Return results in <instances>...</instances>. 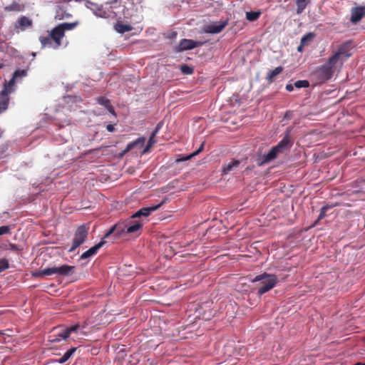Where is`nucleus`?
<instances>
[{
	"mask_svg": "<svg viewBox=\"0 0 365 365\" xmlns=\"http://www.w3.org/2000/svg\"><path fill=\"white\" fill-rule=\"evenodd\" d=\"M76 348H72L68 350L61 358L59 359L58 362L61 364L65 363L76 351Z\"/></svg>",
	"mask_w": 365,
	"mask_h": 365,
	"instance_id": "28",
	"label": "nucleus"
},
{
	"mask_svg": "<svg viewBox=\"0 0 365 365\" xmlns=\"http://www.w3.org/2000/svg\"><path fill=\"white\" fill-rule=\"evenodd\" d=\"M33 26V20L31 18L21 16L14 23V29L16 34H19L26 29H32Z\"/></svg>",
	"mask_w": 365,
	"mask_h": 365,
	"instance_id": "9",
	"label": "nucleus"
},
{
	"mask_svg": "<svg viewBox=\"0 0 365 365\" xmlns=\"http://www.w3.org/2000/svg\"><path fill=\"white\" fill-rule=\"evenodd\" d=\"M115 30L120 33L124 34L125 32L130 31L133 27L129 24H123L122 23H117L114 26Z\"/></svg>",
	"mask_w": 365,
	"mask_h": 365,
	"instance_id": "24",
	"label": "nucleus"
},
{
	"mask_svg": "<svg viewBox=\"0 0 365 365\" xmlns=\"http://www.w3.org/2000/svg\"><path fill=\"white\" fill-rule=\"evenodd\" d=\"M294 84L292 85V84H287L286 86V90L291 92L294 90Z\"/></svg>",
	"mask_w": 365,
	"mask_h": 365,
	"instance_id": "40",
	"label": "nucleus"
},
{
	"mask_svg": "<svg viewBox=\"0 0 365 365\" xmlns=\"http://www.w3.org/2000/svg\"><path fill=\"white\" fill-rule=\"evenodd\" d=\"M10 231V227L7 225L1 226L0 227V235L6 234L9 232Z\"/></svg>",
	"mask_w": 365,
	"mask_h": 365,
	"instance_id": "37",
	"label": "nucleus"
},
{
	"mask_svg": "<svg viewBox=\"0 0 365 365\" xmlns=\"http://www.w3.org/2000/svg\"><path fill=\"white\" fill-rule=\"evenodd\" d=\"M260 15H261V11H248V12L246 13V19L249 21H256L259 17Z\"/></svg>",
	"mask_w": 365,
	"mask_h": 365,
	"instance_id": "26",
	"label": "nucleus"
},
{
	"mask_svg": "<svg viewBox=\"0 0 365 365\" xmlns=\"http://www.w3.org/2000/svg\"><path fill=\"white\" fill-rule=\"evenodd\" d=\"M15 91V88H12L8 84L4 85L3 90L0 92V114L6 110L9 103V95Z\"/></svg>",
	"mask_w": 365,
	"mask_h": 365,
	"instance_id": "11",
	"label": "nucleus"
},
{
	"mask_svg": "<svg viewBox=\"0 0 365 365\" xmlns=\"http://www.w3.org/2000/svg\"><path fill=\"white\" fill-rule=\"evenodd\" d=\"M282 71H283V68L282 66H278V67L275 68L274 70L269 71L267 75V80L269 83H272V81H274L275 77L278 74L281 73L282 72Z\"/></svg>",
	"mask_w": 365,
	"mask_h": 365,
	"instance_id": "23",
	"label": "nucleus"
},
{
	"mask_svg": "<svg viewBox=\"0 0 365 365\" xmlns=\"http://www.w3.org/2000/svg\"><path fill=\"white\" fill-rule=\"evenodd\" d=\"M163 203H160L157 205L142 207L139 210H138L135 213H134L132 216V219L139 218L140 217H148L153 212L157 210Z\"/></svg>",
	"mask_w": 365,
	"mask_h": 365,
	"instance_id": "12",
	"label": "nucleus"
},
{
	"mask_svg": "<svg viewBox=\"0 0 365 365\" xmlns=\"http://www.w3.org/2000/svg\"><path fill=\"white\" fill-rule=\"evenodd\" d=\"M72 15L69 13L67 6L58 5L56 8L54 18L56 20H64L71 18Z\"/></svg>",
	"mask_w": 365,
	"mask_h": 365,
	"instance_id": "14",
	"label": "nucleus"
},
{
	"mask_svg": "<svg viewBox=\"0 0 365 365\" xmlns=\"http://www.w3.org/2000/svg\"><path fill=\"white\" fill-rule=\"evenodd\" d=\"M116 4V1L114 3H106L97 9L95 14L101 18L115 19L117 16L116 12L114 11L116 6L113 4Z\"/></svg>",
	"mask_w": 365,
	"mask_h": 365,
	"instance_id": "7",
	"label": "nucleus"
},
{
	"mask_svg": "<svg viewBox=\"0 0 365 365\" xmlns=\"http://www.w3.org/2000/svg\"><path fill=\"white\" fill-rule=\"evenodd\" d=\"M25 6L20 3V0H13L11 4L4 6V9L6 12H20L24 11Z\"/></svg>",
	"mask_w": 365,
	"mask_h": 365,
	"instance_id": "17",
	"label": "nucleus"
},
{
	"mask_svg": "<svg viewBox=\"0 0 365 365\" xmlns=\"http://www.w3.org/2000/svg\"><path fill=\"white\" fill-rule=\"evenodd\" d=\"M365 16V6L354 7L351 9L350 21L356 24Z\"/></svg>",
	"mask_w": 365,
	"mask_h": 365,
	"instance_id": "13",
	"label": "nucleus"
},
{
	"mask_svg": "<svg viewBox=\"0 0 365 365\" xmlns=\"http://www.w3.org/2000/svg\"><path fill=\"white\" fill-rule=\"evenodd\" d=\"M78 25V21L72 23L59 24L53 28L47 36L41 35L39 36V41L41 48H51L58 49L63 43L62 41L65 36L66 31L73 30Z\"/></svg>",
	"mask_w": 365,
	"mask_h": 365,
	"instance_id": "2",
	"label": "nucleus"
},
{
	"mask_svg": "<svg viewBox=\"0 0 365 365\" xmlns=\"http://www.w3.org/2000/svg\"><path fill=\"white\" fill-rule=\"evenodd\" d=\"M89 229V224H83L77 227L74 233L72 245L68 250L69 252H74L76 248L86 242L88 235Z\"/></svg>",
	"mask_w": 365,
	"mask_h": 365,
	"instance_id": "5",
	"label": "nucleus"
},
{
	"mask_svg": "<svg viewBox=\"0 0 365 365\" xmlns=\"http://www.w3.org/2000/svg\"><path fill=\"white\" fill-rule=\"evenodd\" d=\"M145 138L142 137L138 138L133 142L130 143L129 144L127 145L126 148L123 150V152L120 154V156H123V155H125V153H127L128 152H129L135 147H143L145 143Z\"/></svg>",
	"mask_w": 365,
	"mask_h": 365,
	"instance_id": "20",
	"label": "nucleus"
},
{
	"mask_svg": "<svg viewBox=\"0 0 365 365\" xmlns=\"http://www.w3.org/2000/svg\"><path fill=\"white\" fill-rule=\"evenodd\" d=\"M97 103L101 106H103L106 108H107L110 105V101L105 97L98 98Z\"/></svg>",
	"mask_w": 365,
	"mask_h": 365,
	"instance_id": "33",
	"label": "nucleus"
},
{
	"mask_svg": "<svg viewBox=\"0 0 365 365\" xmlns=\"http://www.w3.org/2000/svg\"><path fill=\"white\" fill-rule=\"evenodd\" d=\"M203 148H204V143H202L201 144L200 147L196 151H195L192 154L188 155H187V156H185V157H184L182 158L177 160V161L178 162H181V161H185V160H190L194 156L198 155L203 150Z\"/></svg>",
	"mask_w": 365,
	"mask_h": 365,
	"instance_id": "27",
	"label": "nucleus"
},
{
	"mask_svg": "<svg viewBox=\"0 0 365 365\" xmlns=\"http://www.w3.org/2000/svg\"><path fill=\"white\" fill-rule=\"evenodd\" d=\"M309 86V83L307 80H299L294 83V86L298 88H307Z\"/></svg>",
	"mask_w": 365,
	"mask_h": 365,
	"instance_id": "31",
	"label": "nucleus"
},
{
	"mask_svg": "<svg viewBox=\"0 0 365 365\" xmlns=\"http://www.w3.org/2000/svg\"><path fill=\"white\" fill-rule=\"evenodd\" d=\"M79 327H80L79 324H75V325L71 326L69 327H65V330H66V331L68 332V336H69L71 333L77 332Z\"/></svg>",
	"mask_w": 365,
	"mask_h": 365,
	"instance_id": "35",
	"label": "nucleus"
},
{
	"mask_svg": "<svg viewBox=\"0 0 365 365\" xmlns=\"http://www.w3.org/2000/svg\"><path fill=\"white\" fill-rule=\"evenodd\" d=\"M9 268V262L6 259H0V272Z\"/></svg>",
	"mask_w": 365,
	"mask_h": 365,
	"instance_id": "36",
	"label": "nucleus"
},
{
	"mask_svg": "<svg viewBox=\"0 0 365 365\" xmlns=\"http://www.w3.org/2000/svg\"><path fill=\"white\" fill-rule=\"evenodd\" d=\"M350 43L349 42L341 44L327 62L319 67L313 73L317 84H322L331 78L337 63L342 64L351 56Z\"/></svg>",
	"mask_w": 365,
	"mask_h": 365,
	"instance_id": "1",
	"label": "nucleus"
},
{
	"mask_svg": "<svg viewBox=\"0 0 365 365\" xmlns=\"http://www.w3.org/2000/svg\"><path fill=\"white\" fill-rule=\"evenodd\" d=\"M333 207H334V205H325V206L322 207L320 210V213L319 215L317 220L319 221V220L323 219L326 215L327 211Z\"/></svg>",
	"mask_w": 365,
	"mask_h": 365,
	"instance_id": "32",
	"label": "nucleus"
},
{
	"mask_svg": "<svg viewBox=\"0 0 365 365\" xmlns=\"http://www.w3.org/2000/svg\"><path fill=\"white\" fill-rule=\"evenodd\" d=\"M289 133L290 130L289 129L287 130L284 138L277 145L272 147L267 154L260 157L257 163L259 166L276 159L279 154L283 153L292 145Z\"/></svg>",
	"mask_w": 365,
	"mask_h": 365,
	"instance_id": "3",
	"label": "nucleus"
},
{
	"mask_svg": "<svg viewBox=\"0 0 365 365\" xmlns=\"http://www.w3.org/2000/svg\"><path fill=\"white\" fill-rule=\"evenodd\" d=\"M106 129L108 132H113L115 130V127L112 124H109L106 126Z\"/></svg>",
	"mask_w": 365,
	"mask_h": 365,
	"instance_id": "39",
	"label": "nucleus"
},
{
	"mask_svg": "<svg viewBox=\"0 0 365 365\" xmlns=\"http://www.w3.org/2000/svg\"><path fill=\"white\" fill-rule=\"evenodd\" d=\"M143 224L141 220H133L132 218L127 220V234L134 233L140 230Z\"/></svg>",
	"mask_w": 365,
	"mask_h": 365,
	"instance_id": "19",
	"label": "nucleus"
},
{
	"mask_svg": "<svg viewBox=\"0 0 365 365\" xmlns=\"http://www.w3.org/2000/svg\"><path fill=\"white\" fill-rule=\"evenodd\" d=\"M291 116V112L290 111H287L286 112L285 115H284V118H289Z\"/></svg>",
	"mask_w": 365,
	"mask_h": 365,
	"instance_id": "42",
	"label": "nucleus"
},
{
	"mask_svg": "<svg viewBox=\"0 0 365 365\" xmlns=\"http://www.w3.org/2000/svg\"><path fill=\"white\" fill-rule=\"evenodd\" d=\"M160 124H161L160 123L158 124V125H157V128H156L155 130L153 133L152 135L150 136V139H149V140H148V145H147V147L145 148V150H144V151H143V153H145L148 150L149 147H150V146L152 145V144H153V139L154 136L156 135V133H158V130H159V128H160Z\"/></svg>",
	"mask_w": 365,
	"mask_h": 365,
	"instance_id": "30",
	"label": "nucleus"
},
{
	"mask_svg": "<svg viewBox=\"0 0 365 365\" xmlns=\"http://www.w3.org/2000/svg\"><path fill=\"white\" fill-rule=\"evenodd\" d=\"M314 38V34L313 33H308L302 38L301 42L302 44L307 45L308 43L312 41Z\"/></svg>",
	"mask_w": 365,
	"mask_h": 365,
	"instance_id": "29",
	"label": "nucleus"
},
{
	"mask_svg": "<svg viewBox=\"0 0 365 365\" xmlns=\"http://www.w3.org/2000/svg\"><path fill=\"white\" fill-rule=\"evenodd\" d=\"M68 338V332L65 330L64 326L53 327L50 331L48 340L50 342H59Z\"/></svg>",
	"mask_w": 365,
	"mask_h": 365,
	"instance_id": "8",
	"label": "nucleus"
},
{
	"mask_svg": "<svg viewBox=\"0 0 365 365\" xmlns=\"http://www.w3.org/2000/svg\"><path fill=\"white\" fill-rule=\"evenodd\" d=\"M106 243L104 239H102L98 244L84 252L80 257L81 259H86L91 256L95 255L99 249H101Z\"/></svg>",
	"mask_w": 365,
	"mask_h": 365,
	"instance_id": "16",
	"label": "nucleus"
},
{
	"mask_svg": "<svg viewBox=\"0 0 365 365\" xmlns=\"http://www.w3.org/2000/svg\"><path fill=\"white\" fill-rule=\"evenodd\" d=\"M309 2L310 0H296L297 13H302Z\"/></svg>",
	"mask_w": 365,
	"mask_h": 365,
	"instance_id": "25",
	"label": "nucleus"
},
{
	"mask_svg": "<svg viewBox=\"0 0 365 365\" xmlns=\"http://www.w3.org/2000/svg\"><path fill=\"white\" fill-rule=\"evenodd\" d=\"M107 109L110 113L115 115V112L114 108L113 107V106L111 104L107 108Z\"/></svg>",
	"mask_w": 365,
	"mask_h": 365,
	"instance_id": "38",
	"label": "nucleus"
},
{
	"mask_svg": "<svg viewBox=\"0 0 365 365\" xmlns=\"http://www.w3.org/2000/svg\"><path fill=\"white\" fill-rule=\"evenodd\" d=\"M240 164V161L238 160H233L230 162L227 165H224L222 168V173L224 175L227 174L229 172L232 171L235 168H237Z\"/></svg>",
	"mask_w": 365,
	"mask_h": 365,
	"instance_id": "22",
	"label": "nucleus"
},
{
	"mask_svg": "<svg viewBox=\"0 0 365 365\" xmlns=\"http://www.w3.org/2000/svg\"><path fill=\"white\" fill-rule=\"evenodd\" d=\"M4 334H5L4 332L3 331L0 330V335H4Z\"/></svg>",
	"mask_w": 365,
	"mask_h": 365,
	"instance_id": "44",
	"label": "nucleus"
},
{
	"mask_svg": "<svg viewBox=\"0 0 365 365\" xmlns=\"http://www.w3.org/2000/svg\"><path fill=\"white\" fill-rule=\"evenodd\" d=\"M127 220L125 222H118L108 232L104 235L103 239L107 238L113 232H115L116 235H120L123 233H127Z\"/></svg>",
	"mask_w": 365,
	"mask_h": 365,
	"instance_id": "15",
	"label": "nucleus"
},
{
	"mask_svg": "<svg viewBox=\"0 0 365 365\" xmlns=\"http://www.w3.org/2000/svg\"><path fill=\"white\" fill-rule=\"evenodd\" d=\"M26 75H27V71L26 70L18 69L14 73L13 76L10 79V81L6 83L12 88H16V86H15L16 80L18 79L19 78H21L23 77H25Z\"/></svg>",
	"mask_w": 365,
	"mask_h": 365,
	"instance_id": "21",
	"label": "nucleus"
},
{
	"mask_svg": "<svg viewBox=\"0 0 365 365\" xmlns=\"http://www.w3.org/2000/svg\"><path fill=\"white\" fill-rule=\"evenodd\" d=\"M177 36V33L176 32H173L170 35V38H174Z\"/></svg>",
	"mask_w": 365,
	"mask_h": 365,
	"instance_id": "43",
	"label": "nucleus"
},
{
	"mask_svg": "<svg viewBox=\"0 0 365 365\" xmlns=\"http://www.w3.org/2000/svg\"><path fill=\"white\" fill-rule=\"evenodd\" d=\"M74 269L73 266L68 264H63L60 267H53L45 268L38 272L36 276H44V275H52L58 274L61 276H68Z\"/></svg>",
	"mask_w": 365,
	"mask_h": 365,
	"instance_id": "6",
	"label": "nucleus"
},
{
	"mask_svg": "<svg viewBox=\"0 0 365 365\" xmlns=\"http://www.w3.org/2000/svg\"><path fill=\"white\" fill-rule=\"evenodd\" d=\"M207 43V41H194L192 39L183 38L175 48V51L182 52L187 50H191L196 47L201 46Z\"/></svg>",
	"mask_w": 365,
	"mask_h": 365,
	"instance_id": "10",
	"label": "nucleus"
},
{
	"mask_svg": "<svg viewBox=\"0 0 365 365\" xmlns=\"http://www.w3.org/2000/svg\"><path fill=\"white\" fill-rule=\"evenodd\" d=\"M226 25V22H220L218 24H210L205 26L203 30L205 33L207 34H218L224 29Z\"/></svg>",
	"mask_w": 365,
	"mask_h": 365,
	"instance_id": "18",
	"label": "nucleus"
},
{
	"mask_svg": "<svg viewBox=\"0 0 365 365\" xmlns=\"http://www.w3.org/2000/svg\"><path fill=\"white\" fill-rule=\"evenodd\" d=\"M305 44H302V42H300V45L297 48V51L301 52L303 50V48L305 46Z\"/></svg>",
	"mask_w": 365,
	"mask_h": 365,
	"instance_id": "41",
	"label": "nucleus"
},
{
	"mask_svg": "<svg viewBox=\"0 0 365 365\" xmlns=\"http://www.w3.org/2000/svg\"><path fill=\"white\" fill-rule=\"evenodd\" d=\"M253 282H259L257 294L262 296L264 293L271 290L277 282V277L274 274H269L266 272L256 276Z\"/></svg>",
	"mask_w": 365,
	"mask_h": 365,
	"instance_id": "4",
	"label": "nucleus"
},
{
	"mask_svg": "<svg viewBox=\"0 0 365 365\" xmlns=\"http://www.w3.org/2000/svg\"><path fill=\"white\" fill-rule=\"evenodd\" d=\"M180 71L185 74H192L193 73L192 68L186 64H182L180 66Z\"/></svg>",
	"mask_w": 365,
	"mask_h": 365,
	"instance_id": "34",
	"label": "nucleus"
}]
</instances>
